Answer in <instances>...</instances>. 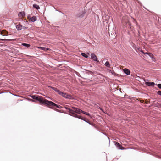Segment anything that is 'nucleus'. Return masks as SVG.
Masks as SVG:
<instances>
[{"label":"nucleus","instance_id":"f257e3e1","mask_svg":"<svg viewBox=\"0 0 161 161\" xmlns=\"http://www.w3.org/2000/svg\"><path fill=\"white\" fill-rule=\"evenodd\" d=\"M72 109L69 107L67 109V110H68V112H69L68 113L65 112H63V113L67 114L75 118V117H76L77 116H78L79 115L76 114L77 113V110L76 109H78V108L73 106L72 107Z\"/></svg>","mask_w":161,"mask_h":161},{"label":"nucleus","instance_id":"f03ea898","mask_svg":"<svg viewBox=\"0 0 161 161\" xmlns=\"http://www.w3.org/2000/svg\"><path fill=\"white\" fill-rule=\"evenodd\" d=\"M72 109L69 107L67 109V110H68V112H69L68 113L65 112H63V113L67 114L75 118V117H76L77 116H78L79 115L76 114L77 113V110L76 109H78V108L73 106L72 107Z\"/></svg>","mask_w":161,"mask_h":161},{"label":"nucleus","instance_id":"7ed1b4c3","mask_svg":"<svg viewBox=\"0 0 161 161\" xmlns=\"http://www.w3.org/2000/svg\"><path fill=\"white\" fill-rule=\"evenodd\" d=\"M72 109L69 107L67 109V110H68V112H69L68 113L65 112H63V113L67 114L75 118V117H76L77 116H78L79 115L76 114L77 113V110L76 109H78V108L73 106L72 107Z\"/></svg>","mask_w":161,"mask_h":161},{"label":"nucleus","instance_id":"20e7f679","mask_svg":"<svg viewBox=\"0 0 161 161\" xmlns=\"http://www.w3.org/2000/svg\"><path fill=\"white\" fill-rule=\"evenodd\" d=\"M86 11L85 8L79 10V12L76 15L79 18H82L84 17L86 13Z\"/></svg>","mask_w":161,"mask_h":161},{"label":"nucleus","instance_id":"39448f33","mask_svg":"<svg viewBox=\"0 0 161 161\" xmlns=\"http://www.w3.org/2000/svg\"><path fill=\"white\" fill-rule=\"evenodd\" d=\"M75 118H78L81 120H83L85 122L88 123L90 125H91L92 126H94V124L90 122L88 119H85L84 118L82 117L80 115H79L78 116H77L76 117H75Z\"/></svg>","mask_w":161,"mask_h":161},{"label":"nucleus","instance_id":"423d86ee","mask_svg":"<svg viewBox=\"0 0 161 161\" xmlns=\"http://www.w3.org/2000/svg\"><path fill=\"white\" fill-rule=\"evenodd\" d=\"M46 101H47V99H44L42 97L38 96L37 98V100H36V102L38 101L41 104L45 105Z\"/></svg>","mask_w":161,"mask_h":161},{"label":"nucleus","instance_id":"0eeeda50","mask_svg":"<svg viewBox=\"0 0 161 161\" xmlns=\"http://www.w3.org/2000/svg\"><path fill=\"white\" fill-rule=\"evenodd\" d=\"M91 58L90 59L91 60H93L95 62H96L97 63H99V61L98 59L97 56L96 55L93 53H91Z\"/></svg>","mask_w":161,"mask_h":161},{"label":"nucleus","instance_id":"6e6552de","mask_svg":"<svg viewBox=\"0 0 161 161\" xmlns=\"http://www.w3.org/2000/svg\"><path fill=\"white\" fill-rule=\"evenodd\" d=\"M114 143L115 146L119 149L124 150L125 149V148H124L120 144L117 142L114 141Z\"/></svg>","mask_w":161,"mask_h":161},{"label":"nucleus","instance_id":"1a4fd4ad","mask_svg":"<svg viewBox=\"0 0 161 161\" xmlns=\"http://www.w3.org/2000/svg\"><path fill=\"white\" fill-rule=\"evenodd\" d=\"M76 109L77 110V114H81V113H82L87 115H88V116L90 115V114L88 112L84 111L82 110H81V109H79V108H78V109Z\"/></svg>","mask_w":161,"mask_h":161},{"label":"nucleus","instance_id":"9d476101","mask_svg":"<svg viewBox=\"0 0 161 161\" xmlns=\"http://www.w3.org/2000/svg\"><path fill=\"white\" fill-rule=\"evenodd\" d=\"M28 96L31 97L34 100H32L33 102H36V100H37V98L38 96L36 95H33L31 94L28 95Z\"/></svg>","mask_w":161,"mask_h":161},{"label":"nucleus","instance_id":"9b49d317","mask_svg":"<svg viewBox=\"0 0 161 161\" xmlns=\"http://www.w3.org/2000/svg\"><path fill=\"white\" fill-rule=\"evenodd\" d=\"M65 98L69 100H75V98L71 95L67 93L66 96L65 97Z\"/></svg>","mask_w":161,"mask_h":161},{"label":"nucleus","instance_id":"f8f14e48","mask_svg":"<svg viewBox=\"0 0 161 161\" xmlns=\"http://www.w3.org/2000/svg\"><path fill=\"white\" fill-rule=\"evenodd\" d=\"M55 103L52 101H50L47 100L46 101V103H45V105H47L52 106H54Z\"/></svg>","mask_w":161,"mask_h":161},{"label":"nucleus","instance_id":"ddd939ff","mask_svg":"<svg viewBox=\"0 0 161 161\" xmlns=\"http://www.w3.org/2000/svg\"><path fill=\"white\" fill-rule=\"evenodd\" d=\"M7 34L8 32L6 30L0 29V35L2 36H6L7 35Z\"/></svg>","mask_w":161,"mask_h":161},{"label":"nucleus","instance_id":"4468645a","mask_svg":"<svg viewBox=\"0 0 161 161\" xmlns=\"http://www.w3.org/2000/svg\"><path fill=\"white\" fill-rule=\"evenodd\" d=\"M124 73L127 75H129L130 74V71L129 69L126 68H124L123 70Z\"/></svg>","mask_w":161,"mask_h":161},{"label":"nucleus","instance_id":"2eb2a0df","mask_svg":"<svg viewBox=\"0 0 161 161\" xmlns=\"http://www.w3.org/2000/svg\"><path fill=\"white\" fill-rule=\"evenodd\" d=\"M48 88H51V89H52L53 90H54V91H55L56 92H57L58 94H59L60 93V91L58 89H57V88H55V87H53L52 86H48Z\"/></svg>","mask_w":161,"mask_h":161},{"label":"nucleus","instance_id":"dca6fc26","mask_svg":"<svg viewBox=\"0 0 161 161\" xmlns=\"http://www.w3.org/2000/svg\"><path fill=\"white\" fill-rule=\"evenodd\" d=\"M37 48L40 49L41 50H43L45 51H46L47 50H48L50 49L48 48H47L44 47H42L41 46L38 47H37Z\"/></svg>","mask_w":161,"mask_h":161},{"label":"nucleus","instance_id":"f3484780","mask_svg":"<svg viewBox=\"0 0 161 161\" xmlns=\"http://www.w3.org/2000/svg\"><path fill=\"white\" fill-rule=\"evenodd\" d=\"M15 27L18 31H20L22 29V25L20 23L16 25Z\"/></svg>","mask_w":161,"mask_h":161},{"label":"nucleus","instance_id":"a211bd4d","mask_svg":"<svg viewBox=\"0 0 161 161\" xmlns=\"http://www.w3.org/2000/svg\"><path fill=\"white\" fill-rule=\"evenodd\" d=\"M30 19L31 21L33 22H34L37 20V18L35 16H33L31 17L30 18Z\"/></svg>","mask_w":161,"mask_h":161},{"label":"nucleus","instance_id":"6ab92c4d","mask_svg":"<svg viewBox=\"0 0 161 161\" xmlns=\"http://www.w3.org/2000/svg\"><path fill=\"white\" fill-rule=\"evenodd\" d=\"M18 15L19 17L25 16L26 15V14L24 11H21L18 13Z\"/></svg>","mask_w":161,"mask_h":161},{"label":"nucleus","instance_id":"aec40b11","mask_svg":"<svg viewBox=\"0 0 161 161\" xmlns=\"http://www.w3.org/2000/svg\"><path fill=\"white\" fill-rule=\"evenodd\" d=\"M149 55H148V56H149L150 58L152 59V60L155 62L156 59L155 58H154L153 55L151 53H149Z\"/></svg>","mask_w":161,"mask_h":161},{"label":"nucleus","instance_id":"412c9836","mask_svg":"<svg viewBox=\"0 0 161 161\" xmlns=\"http://www.w3.org/2000/svg\"><path fill=\"white\" fill-rule=\"evenodd\" d=\"M153 105L155 107L161 108V103H157L153 104Z\"/></svg>","mask_w":161,"mask_h":161},{"label":"nucleus","instance_id":"4be33fe9","mask_svg":"<svg viewBox=\"0 0 161 161\" xmlns=\"http://www.w3.org/2000/svg\"><path fill=\"white\" fill-rule=\"evenodd\" d=\"M33 7L35 9L38 10L40 9V8L38 5L36 4H34L33 5Z\"/></svg>","mask_w":161,"mask_h":161},{"label":"nucleus","instance_id":"5701e85b","mask_svg":"<svg viewBox=\"0 0 161 161\" xmlns=\"http://www.w3.org/2000/svg\"><path fill=\"white\" fill-rule=\"evenodd\" d=\"M21 45L26 47L27 48H29L31 46L30 44L25 43H21Z\"/></svg>","mask_w":161,"mask_h":161},{"label":"nucleus","instance_id":"b1692460","mask_svg":"<svg viewBox=\"0 0 161 161\" xmlns=\"http://www.w3.org/2000/svg\"><path fill=\"white\" fill-rule=\"evenodd\" d=\"M156 84L154 82H149L147 86L150 87H153Z\"/></svg>","mask_w":161,"mask_h":161},{"label":"nucleus","instance_id":"393cba45","mask_svg":"<svg viewBox=\"0 0 161 161\" xmlns=\"http://www.w3.org/2000/svg\"><path fill=\"white\" fill-rule=\"evenodd\" d=\"M104 65L105 66L107 67L108 68H110V65L109 62L108 61H107L104 64Z\"/></svg>","mask_w":161,"mask_h":161},{"label":"nucleus","instance_id":"a878e982","mask_svg":"<svg viewBox=\"0 0 161 161\" xmlns=\"http://www.w3.org/2000/svg\"><path fill=\"white\" fill-rule=\"evenodd\" d=\"M81 55L83 56V57H85V58H87L89 57V56L86 54L85 53H81Z\"/></svg>","mask_w":161,"mask_h":161},{"label":"nucleus","instance_id":"bb28decb","mask_svg":"<svg viewBox=\"0 0 161 161\" xmlns=\"http://www.w3.org/2000/svg\"><path fill=\"white\" fill-rule=\"evenodd\" d=\"M57 108H63L60 105H58V104H55L54 106Z\"/></svg>","mask_w":161,"mask_h":161},{"label":"nucleus","instance_id":"cd10ccee","mask_svg":"<svg viewBox=\"0 0 161 161\" xmlns=\"http://www.w3.org/2000/svg\"><path fill=\"white\" fill-rule=\"evenodd\" d=\"M143 80L145 82L146 85L147 86L148 83L149 82V80L148 79H143Z\"/></svg>","mask_w":161,"mask_h":161},{"label":"nucleus","instance_id":"c85d7f7f","mask_svg":"<svg viewBox=\"0 0 161 161\" xmlns=\"http://www.w3.org/2000/svg\"><path fill=\"white\" fill-rule=\"evenodd\" d=\"M96 106L98 109H100L103 113H105V112L104 111V110L101 107L98 106L97 105H96Z\"/></svg>","mask_w":161,"mask_h":161},{"label":"nucleus","instance_id":"c756f323","mask_svg":"<svg viewBox=\"0 0 161 161\" xmlns=\"http://www.w3.org/2000/svg\"><path fill=\"white\" fill-rule=\"evenodd\" d=\"M111 74L114 76L118 75V74L116 73L114 70H112Z\"/></svg>","mask_w":161,"mask_h":161},{"label":"nucleus","instance_id":"7c9ffc66","mask_svg":"<svg viewBox=\"0 0 161 161\" xmlns=\"http://www.w3.org/2000/svg\"><path fill=\"white\" fill-rule=\"evenodd\" d=\"M136 79L138 81H140V80H141V78L140 77L138 76H137L136 77Z\"/></svg>","mask_w":161,"mask_h":161},{"label":"nucleus","instance_id":"2f4dec72","mask_svg":"<svg viewBox=\"0 0 161 161\" xmlns=\"http://www.w3.org/2000/svg\"><path fill=\"white\" fill-rule=\"evenodd\" d=\"M157 94L159 96H161V91H158L157 92Z\"/></svg>","mask_w":161,"mask_h":161},{"label":"nucleus","instance_id":"473e14b6","mask_svg":"<svg viewBox=\"0 0 161 161\" xmlns=\"http://www.w3.org/2000/svg\"><path fill=\"white\" fill-rule=\"evenodd\" d=\"M138 49L139 51H140L142 53L144 54V52L143 51L142 49H141L140 48H138Z\"/></svg>","mask_w":161,"mask_h":161},{"label":"nucleus","instance_id":"72a5a7b5","mask_svg":"<svg viewBox=\"0 0 161 161\" xmlns=\"http://www.w3.org/2000/svg\"><path fill=\"white\" fill-rule=\"evenodd\" d=\"M156 85L157 86L158 88L161 89V84L159 83L157 85L156 84Z\"/></svg>","mask_w":161,"mask_h":161},{"label":"nucleus","instance_id":"f704fd0d","mask_svg":"<svg viewBox=\"0 0 161 161\" xmlns=\"http://www.w3.org/2000/svg\"><path fill=\"white\" fill-rule=\"evenodd\" d=\"M25 99H26L27 100H28V101L32 102V99L29 98H25Z\"/></svg>","mask_w":161,"mask_h":161},{"label":"nucleus","instance_id":"c9c22d12","mask_svg":"<svg viewBox=\"0 0 161 161\" xmlns=\"http://www.w3.org/2000/svg\"><path fill=\"white\" fill-rule=\"evenodd\" d=\"M64 92H63L62 91H60V93L59 94V95H60L62 96L63 95V94H64Z\"/></svg>","mask_w":161,"mask_h":161},{"label":"nucleus","instance_id":"e433bc0d","mask_svg":"<svg viewBox=\"0 0 161 161\" xmlns=\"http://www.w3.org/2000/svg\"><path fill=\"white\" fill-rule=\"evenodd\" d=\"M28 27H25V26H22V29L24 30L26 29H28Z\"/></svg>","mask_w":161,"mask_h":161},{"label":"nucleus","instance_id":"4c0bfd02","mask_svg":"<svg viewBox=\"0 0 161 161\" xmlns=\"http://www.w3.org/2000/svg\"><path fill=\"white\" fill-rule=\"evenodd\" d=\"M66 94L67 93L64 92V94H63L62 97L65 98V96H66Z\"/></svg>","mask_w":161,"mask_h":161},{"label":"nucleus","instance_id":"58836bf2","mask_svg":"<svg viewBox=\"0 0 161 161\" xmlns=\"http://www.w3.org/2000/svg\"><path fill=\"white\" fill-rule=\"evenodd\" d=\"M149 53V52H146V53H144V54L145 55L147 54L148 56V55H149V53Z\"/></svg>","mask_w":161,"mask_h":161},{"label":"nucleus","instance_id":"ea45409f","mask_svg":"<svg viewBox=\"0 0 161 161\" xmlns=\"http://www.w3.org/2000/svg\"><path fill=\"white\" fill-rule=\"evenodd\" d=\"M55 110L56 111H57V112H59V113H63V112H62L60 110H59L58 109H56Z\"/></svg>","mask_w":161,"mask_h":161},{"label":"nucleus","instance_id":"a19ab883","mask_svg":"<svg viewBox=\"0 0 161 161\" xmlns=\"http://www.w3.org/2000/svg\"><path fill=\"white\" fill-rule=\"evenodd\" d=\"M108 71L110 73H112V71L110 69H108Z\"/></svg>","mask_w":161,"mask_h":161},{"label":"nucleus","instance_id":"79ce46f5","mask_svg":"<svg viewBox=\"0 0 161 161\" xmlns=\"http://www.w3.org/2000/svg\"><path fill=\"white\" fill-rule=\"evenodd\" d=\"M106 18H107V19L108 18L109 19V16L107 15Z\"/></svg>","mask_w":161,"mask_h":161},{"label":"nucleus","instance_id":"37998d69","mask_svg":"<svg viewBox=\"0 0 161 161\" xmlns=\"http://www.w3.org/2000/svg\"><path fill=\"white\" fill-rule=\"evenodd\" d=\"M90 53V52H88L86 54H87V55H89V53Z\"/></svg>","mask_w":161,"mask_h":161},{"label":"nucleus","instance_id":"c03bdc74","mask_svg":"<svg viewBox=\"0 0 161 161\" xmlns=\"http://www.w3.org/2000/svg\"><path fill=\"white\" fill-rule=\"evenodd\" d=\"M68 107H67V106H65L64 107V108L65 109H66V110L68 108Z\"/></svg>","mask_w":161,"mask_h":161},{"label":"nucleus","instance_id":"a18cd8bd","mask_svg":"<svg viewBox=\"0 0 161 161\" xmlns=\"http://www.w3.org/2000/svg\"><path fill=\"white\" fill-rule=\"evenodd\" d=\"M153 105V104H152L149 106V107H152Z\"/></svg>","mask_w":161,"mask_h":161},{"label":"nucleus","instance_id":"49530a36","mask_svg":"<svg viewBox=\"0 0 161 161\" xmlns=\"http://www.w3.org/2000/svg\"><path fill=\"white\" fill-rule=\"evenodd\" d=\"M27 17H28V18H31V17H30V15H28V16H27Z\"/></svg>","mask_w":161,"mask_h":161},{"label":"nucleus","instance_id":"de8ad7c7","mask_svg":"<svg viewBox=\"0 0 161 161\" xmlns=\"http://www.w3.org/2000/svg\"><path fill=\"white\" fill-rule=\"evenodd\" d=\"M129 26L130 27V28H131V24H129Z\"/></svg>","mask_w":161,"mask_h":161},{"label":"nucleus","instance_id":"09e8293b","mask_svg":"<svg viewBox=\"0 0 161 161\" xmlns=\"http://www.w3.org/2000/svg\"><path fill=\"white\" fill-rule=\"evenodd\" d=\"M59 11L60 13H62V14H64V13H63L62 12H61V11Z\"/></svg>","mask_w":161,"mask_h":161},{"label":"nucleus","instance_id":"8fccbe9b","mask_svg":"<svg viewBox=\"0 0 161 161\" xmlns=\"http://www.w3.org/2000/svg\"><path fill=\"white\" fill-rule=\"evenodd\" d=\"M150 103L149 102H147V103H146V104H148V103Z\"/></svg>","mask_w":161,"mask_h":161},{"label":"nucleus","instance_id":"3c124183","mask_svg":"<svg viewBox=\"0 0 161 161\" xmlns=\"http://www.w3.org/2000/svg\"><path fill=\"white\" fill-rule=\"evenodd\" d=\"M14 96H17L16 95H14Z\"/></svg>","mask_w":161,"mask_h":161},{"label":"nucleus","instance_id":"603ef678","mask_svg":"<svg viewBox=\"0 0 161 161\" xmlns=\"http://www.w3.org/2000/svg\"><path fill=\"white\" fill-rule=\"evenodd\" d=\"M103 133V134H104L105 135H106V134L105 133Z\"/></svg>","mask_w":161,"mask_h":161},{"label":"nucleus","instance_id":"864d4df0","mask_svg":"<svg viewBox=\"0 0 161 161\" xmlns=\"http://www.w3.org/2000/svg\"><path fill=\"white\" fill-rule=\"evenodd\" d=\"M129 98V99H131L130 98Z\"/></svg>","mask_w":161,"mask_h":161},{"label":"nucleus","instance_id":"5fc2aeb1","mask_svg":"<svg viewBox=\"0 0 161 161\" xmlns=\"http://www.w3.org/2000/svg\"><path fill=\"white\" fill-rule=\"evenodd\" d=\"M56 11H58L56 9Z\"/></svg>","mask_w":161,"mask_h":161},{"label":"nucleus","instance_id":"6e6d98bb","mask_svg":"<svg viewBox=\"0 0 161 161\" xmlns=\"http://www.w3.org/2000/svg\"><path fill=\"white\" fill-rule=\"evenodd\" d=\"M120 90H121V89H119V91H120Z\"/></svg>","mask_w":161,"mask_h":161}]
</instances>
